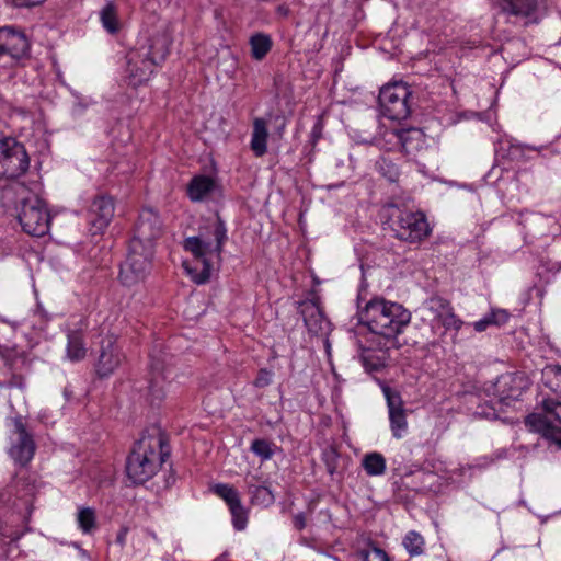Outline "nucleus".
Returning <instances> with one entry per match:
<instances>
[{"mask_svg":"<svg viewBox=\"0 0 561 561\" xmlns=\"http://www.w3.org/2000/svg\"><path fill=\"white\" fill-rule=\"evenodd\" d=\"M228 239L227 224L219 213L204 222L198 236L184 239L183 249L195 260L193 265L185 263L184 267L195 284H206L210 279L213 265L207 255L220 257Z\"/></svg>","mask_w":561,"mask_h":561,"instance_id":"1","label":"nucleus"},{"mask_svg":"<svg viewBox=\"0 0 561 561\" xmlns=\"http://www.w3.org/2000/svg\"><path fill=\"white\" fill-rule=\"evenodd\" d=\"M170 457V445L158 426L146 428L134 443L126 460V472L134 484H144Z\"/></svg>","mask_w":561,"mask_h":561,"instance_id":"2","label":"nucleus"},{"mask_svg":"<svg viewBox=\"0 0 561 561\" xmlns=\"http://www.w3.org/2000/svg\"><path fill=\"white\" fill-rule=\"evenodd\" d=\"M172 38L157 32L126 54L125 80L131 88L146 84L170 55Z\"/></svg>","mask_w":561,"mask_h":561,"instance_id":"3","label":"nucleus"},{"mask_svg":"<svg viewBox=\"0 0 561 561\" xmlns=\"http://www.w3.org/2000/svg\"><path fill=\"white\" fill-rule=\"evenodd\" d=\"M358 316L370 332L387 339L402 333L411 321V312L402 305L380 297L370 299Z\"/></svg>","mask_w":561,"mask_h":561,"instance_id":"4","label":"nucleus"},{"mask_svg":"<svg viewBox=\"0 0 561 561\" xmlns=\"http://www.w3.org/2000/svg\"><path fill=\"white\" fill-rule=\"evenodd\" d=\"M387 224L394 238L411 244L421 243L432 231L423 211H412L397 205L387 207Z\"/></svg>","mask_w":561,"mask_h":561,"instance_id":"5","label":"nucleus"},{"mask_svg":"<svg viewBox=\"0 0 561 561\" xmlns=\"http://www.w3.org/2000/svg\"><path fill=\"white\" fill-rule=\"evenodd\" d=\"M153 245L129 241L127 255L119 265L118 280L124 287H133L146 280L152 270Z\"/></svg>","mask_w":561,"mask_h":561,"instance_id":"6","label":"nucleus"},{"mask_svg":"<svg viewBox=\"0 0 561 561\" xmlns=\"http://www.w3.org/2000/svg\"><path fill=\"white\" fill-rule=\"evenodd\" d=\"M30 156L15 137H0V180H15L30 169Z\"/></svg>","mask_w":561,"mask_h":561,"instance_id":"7","label":"nucleus"},{"mask_svg":"<svg viewBox=\"0 0 561 561\" xmlns=\"http://www.w3.org/2000/svg\"><path fill=\"white\" fill-rule=\"evenodd\" d=\"M16 209L18 220L25 233L42 237L48 232L50 215L46 204L38 196L28 194L21 198Z\"/></svg>","mask_w":561,"mask_h":561,"instance_id":"8","label":"nucleus"},{"mask_svg":"<svg viewBox=\"0 0 561 561\" xmlns=\"http://www.w3.org/2000/svg\"><path fill=\"white\" fill-rule=\"evenodd\" d=\"M412 92L408 84L394 82L381 88L378 104L381 114L392 121H402L410 116Z\"/></svg>","mask_w":561,"mask_h":561,"instance_id":"9","label":"nucleus"},{"mask_svg":"<svg viewBox=\"0 0 561 561\" xmlns=\"http://www.w3.org/2000/svg\"><path fill=\"white\" fill-rule=\"evenodd\" d=\"M26 35L12 26L0 27V67L11 68L28 56Z\"/></svg>","mask_w":561,"mask_h":561,"instance_id":"10","label":"nucleus"},{"mask_svg":"<svg viewBox=\"0 0 561 561\" xmlns=\"http://www.w3.org/2000/svg\"><path fill=\"white\" fill-rule=\"evenodd\" d=\"M115 198L108 194H96L85 214L89 232L92 236H102L111 225L115 215Z\"/></svg>","mask_w":561,"mask_h":561,"instance_id":"11","label":"nucleus"},{"mask_svg":"<svg viewBox=\"0 0 561 561\" xmlns=\"http://www.w3.org/2000/svg\"><path fill=\"white\" fill-rule=\"evenodd\" d=\"M171 366L165 362L163 354H150L149 363V401L153 407H159L167 397V385L172 378Z\"/></svg>","mask_w":561,"mask_h":561,"instance_id":"12","label":"nucleus"},{"mask_svg":"<svg viewBox=\"0 0 561 561\" xmlns=\"http://www.w3.org/2000/svg\"><path fill=\"white\" fill-rule=\"evenodd\" d=\"M530 381L522 371L505 373L497 377L493 388L500 404L510 407L520 400Z\"/></svg>","mask_w":561,"mask_h":561,"instance_id":"13","label":"nucleus"},{"mask_svg":"<svg viewBox=\"0 0 561 561\" xmlns=\"http://www.w3.org/2000/svg\"><path fill=\"white\" fill-rule=\"evenodd\" d=\"M125 355L117 343V337L107 334L100 342V350L94 370L100 379L108 378L121 366Z\"/></svg>","mask_w":561,"mask_h":561,"instance_id":"14","label":"nucleus"},{"mask_svg":"<svg viewBox=\"0 0 561 561\" xmlns=\"http://www.w3.org/2000/svg\"><path fill=\"white\" fill-rule=\"evenodd\" d=\"M163 224L159 213L152 207H144L139 211L134 227V236L129 241H140L144 245H153L162 234Z\"/></svg>","mask_w":561,"mask_h":561,"instance_id":"15","label":"nucleus"},{"mask_svg":"<svg viewBox=\"0 0 561 561\" xmlns=\"http://www.w3.org/2000/svg\"><path fill=\"white\" fill-rule=\"evenodd\" d=\"M381 391L386 399L391 434L394 438L401 439L408 431L407 410L401 393L383 383Z\"/></svg>","mask_w":561,"mask_h":561,"instance_id":"16","label":"nucleus"},{"mask_svg":"<svg viewBox=\"0 0 561 561\" xmlns=\"http://www.w3.org/2000/svg\"><path fill=\"white\" fill-rule=\"evenodd\" d=\"M14 434L18 436L9 450L11 458L20 466H26L34 457L36 445L20 417L13 420Z\"/></svg>","mask_w":561,"mask_h":561,"instance_id":"17","label":"nucleus"},{"mask_svg":"<svg viewBox=\"0 0 561 561\" xmlns=\"http://www.w3.org/2000/svg\"><path fill=\"white\" fill-rule=\"evenodd\" d=\"M299 313L304 319L305 327L311 335L323 333L328 321L318 298L301 301L299 304Z\"/></svg>","mask_w":561,"mask_h":561,"instance_id":"18","label":"nucleus"},{"mask_svg":"<svg viewBox=\"0 0 561 561\" xmlns=\"http://www.w3.org/2000/svg\"><path fill=\"white\" fill-rule=\"evenodd\" d=\"M250 502L254 506L270 507L275 503V495L272 483L259 476H251L245 479Z\"/></svg>","mask_w":561,"mask_h":561,"instance_id":"19","label":"nucleus"},{"mask_svg":"<svg viewBox=\"0 0 561 561\" xmlns=\"http://www.w3.org/2000/svg\"><path fill=\"white\" fill-rule=\"evenodd\" d=\"M525 425L530 432L540 434L543 438L561 447V433L558 427L546 415L530 413L525 419Z\"/></svg>","mask_w":561,"mask_h":561,"instance_id":"20","label":"nucleus"},{"mask_svg":"<svg viewBox=\"0 0 561 561\" xmlns=\"http://www.w3.org/2000/svg\"><path fill=\"white\" fill-rule=\"evenodd\" d=\"M217 188L216 180L206 174L194 175L186 186V195L193 203L206 201Z\"/></svg>","mask_w":561,"mask_h":561,"instance_id":"21","label":"nucleus"},{"mask_svg":"<svg viewBox=\"0 0 561 561\" xmlns=\"http://www.w3.org/2000/svg\"><path fill=\"white\" fill-rule=\"evenodd\" d=\"M268 137V119L265 117H254L252 121L250 149L256 158H262L267 153Z\"/></svg>","mask_w":561,"mask_h":561,"instance_id":"22","label":"nucleus"},{"mask_svg":"<svg viewBox=\"0 0 561 561\" xmlns=\"http://www.w3.org/2000/svg\"><path fill=\"white\" fill-rule=\"evenodd\" d=\"M503 10L510 15L525 19V24L537 22L538 0H502Z\"/></svg>","mask_w":561,"mask_h":561,"instance_id":"23","label":"nucleus"},{"mask_svg":"<svg viewBox=\"0 0 561 561\" xmlns=\"http://www.w3.org/2000/svg\"><path fill=\"white\" fill-rule=\"evenodd\" d=\"M398 139L407 154L420 151L425 144V135L420 128H408L398 131Z\"/></svg>","mask_w":561,"mask_h":561,"instance_id":"24","label":"nucleus"},{"mask_svg":"<svg viewBox=\"0 0 561 561\" xmlns=\"http://www.w3.org/2000/svg\"><path fill=\"white\" fill-rule=\"evenodd\" d=\"M67 358L70 362H80L87 356L84 334L81 330H71L67 334Z\"/></svg>","mask_w":561,"mask_h":561,"instance_id":"25","label":"nucleus"},{"mask_svg":"<svg viewBox=\"0 0 561 561\" xmlns=\"http://www.w3.org/2000/svg\"><path fill=\"white\" fill-rule=\"evenodd\" d=\"M273 39L270 34L256 32L249 38L251 58L262 61L273 48Z\"/></svg>","mask_w":561,"mask_h":561,"instance_id":"26","label":"nucleus"},{"mask_svg":"<svg viewBox=\"0 0 561 561\" xmlns=\"http://www.w3.org/2000/svg\"><path fill=\"white\" fill-rule=\"evenodd\" d=\"M511 314L505 309H492L489 313H486L483 318L478 321L470 323L476 332H484L490 327H502L506 324L510 320Z\"/></svg>","mask_w":561,"mask_h":561,"instance_id":"27","label":"nucleus"},{"mask_svg":"<svg viewBox=\"0 0 561 561\" xmlns=\"http://www.w3.org/2000/svg\"><path fill=\"white\" fill-rule=\"evenodd\" d=\"M362 467L367 476L378 477L386 473L387 461L381 453L370 451L362 458Z\"/></svg>","mask_w":561,"mask_h":561,"instance_id":"28","label":"nucleus"},{"mask_svg":"<svg viewBox=\"0 0 561 561\" xmlns=\"http://www.w3.org/2000/svg\"><path fill=\"white\" fill-rule=\"evenodd\" d=\"M78 529L83 535H91L98 528L96 513L92 507H79L76 517Z\"/></svg>","mask_w":561,"mask_h":561,"instance_id":"29","label":"nucleus"},{"mask_svg":"<svg viewBox=\"0 0 561 561\" xmlns=\"http://www.w3.org/2000/svg\"><path fill=\"white\" fill-rule=\"evenodd\" d=\"M376 171L391 183H394L400 178L399 164L389 156H381L375 163Z\"/></svg>","mask_w":561,"mask_h":561,"instance_id":"30","label":"nucleus"},{"mask_svg":"<svg viewBox=\"0 0 561 561\" xmlns=\"http://www.w3.org/2000/svg\"><path fill=\"white\" fill-rule=\"evenodd\" d=\"M527 148L520 144L503 141L497 149V156L511 162H520L526 159Z\"/></svg>","mask_w":561,"mask_h":561,"instance_id":"31","label":"nucleus"},{"mask_svg":"<svg viewBox=\"0 0 561 561\" xmlns=\"http://www.w3.org/2000/svg\"><path fill=\"white\" fill-rule=\"evenodd\" d=\"M541 381L546 388L561 396V366L547 365L541 371Z\"/></svg>","mask_w":561,"mask_h":561,"instance_id":"32","label":"nucleus"},{"mask_svg":"<svg viewBox=\"0 0 561 561\" xmlns=\"http://www.w3.org/2000/svg\"><path fill=\"white\" fill-rule=\"evenodd\" d=\"M402 546L410 557H419L425 552V539L416 530H409L402 539Z\"/></svg>","mask_w":561,"mask_h":561,"instance_id":"33","label":"nucleus"},{"mask_svg":"<svg viewBox=\"0 0 561 561\" xmlns=\"http://www.w3.org/2000/svg\"><path fill=\"white\" fill-rule=\"evenodd\" d=\"M362 359L364 368L369 373L381 371L387 366V355L385 352L376 354L373 351H365Z\"/></svg>","mask_w":561,"mask_h":561,"instance_id":"34","label":"nucleus"},{"mask_svg":"<svg viewBox=\"0 0 561 561\" xmlns=\"http://www.w3.org/2000/svg\"><path fill=\"white\" fill-rule=\"evenodd\" d=\"M228 508L231 515V523L233 528L238 531L244 530L249 522V512L243 506L241 499L234 504L230 505Z\"/></svg>","mask_w":561,"mask_h":561,"instance_id":"35","label":"nucleus"},{"mask_svg":"<svg viewBox=\"0 0 561 561\" xmlns=\"http://www.w3.org/2000/svg\"><path fill=\"white\" fill-rule=\"evenodd\" d=\"M101 22L103 27L112 35L118 33L121 26L116 9L113 4L105 5L101 11Z\"/></svg>","mask_w":561,"mask_h":561,"instance_id":"36","label":"nucleus"},{"mask_svg":"<svg viewBox=\"0 0 561 561\" xmlns=\"http://www.w3.org/2000/svg\"><path fill=\"white\" fill-rule=\"evenodd\" d=\"M211 491L220 497L228 507L241 499L238 490L227 483H217L211 488Z\"/></svg>","mask_w":561,"mask_h":561,"instance_id":"37","label":"nucleus"},{"mask_svg":"<svg viewBox=\"0 0 561 561\" xmlns=\"http://www.w3.org/2000/svg\"><path fill=\"white\" fill-rule=\"evenodd\" d=\"M275 445L264 438H256L251 443L250 450L261 458L262 461H266L273 458Z\"/></svg>","mask_w":561,"mask_h":561,"instance_id":"38","label":"nucleus"},{"mask_svg":"<svg viewBox=\"0 0 561 561\" xmlns=\"http://www.w3.org/2000/svg\"><path fill=\"white\" fill-rule=\"evenodd\" d=\"M542 409L546 414L550 415L559 423V426L557 425V427L559 430L558 432L561 433V401L551 398L543 399Z\"/></svg>","mask_w":561,"mask_h":561,"instance_id":"39","label":"nucleus"},{"mask_svg":"<svg viewBox=\"0 0 561 561\" xmlns=\"http://www.w3.org/2000/svg\"><path fill=\"white\" fill-rule=\"evenodd\" d=\"M440 322L447 331L454 330L455 332H459L463 327H471L470 323H465L453 311L440 316Z\"/></svg>","mask_w":561,"mask_h":561,"instance_id":"40","label":"nucleus"},{"mask_svg":"<svg viewBox=\"0 0 561 561\" xmlns=\"http://www.w3.org/2000/svg\"><path fill=\"white\" fill-rule=\"evenodd\" d=\"M360 557L363 561H390L388 553L375 545H370L368 549L362 550Z\"/></svg>","mask_w":561,"mask_h":561,"instance_id":"41","label":"nucleus"},{"mask_svg":"<svg viewBox=\"0 0 561 561\" xmlns=\"http://www.w3.org/2000/svg\"><path fill=\"white\" fill-rule=\"evenodd\" d=\"M270 121L273 123V135L277 136L278 138H283L286 127H287V118L282 114H275L268 113Z\"/></svg>","mask_w":561,"mask_h":561,"instance_id":"42","label":"nucleus"},{"mask_svg":"<svg viewBox=\"0 0 561 561\" xmlns=\"http://www.w3.org/2000/svg\"><path fill=\"white\" fill-rule=\"evenodd\" d=\"M273 381V371L266 368H261L253 381L254 387L263 389L270 386Z\"/></svg>","mask_w":561,"mask_h":561,"instance_id":"43","label":"nucleus"},{"mask_svg":"<svg viewBox=\"0 0 561 561\" xmlns=\"http://www.w3.org/2000/svg\"><path fill=\"white\" fill-rule=\"evenodd\" d=\"M337 458L339 455L334 448L323 454V461L330 476H333L337 469Z\"/></svg>","mask_w":561,"mask_h":561,"instance_id":"44","label":"nucleus"},{"mask_svg":"<svg viewBox=\"0 0 561 561\" xmlns=\"http://www.w3.org/2000/svg\"><path fill=\"white\" fill-rule=\"evenodd\" d=\"M10 370V378L8 381H1V385L2 387L1 388H8V389H12V388H18V389H23L24 386H25V379H24V376L21 375V374H18V373H14L13 371V368L12 369H9Z\"/></svg>","mask_w":561,"mask_h":561,"instance_id":"45","label":"nucleus"},{"mask_svg":"<svg viewBox=\"0 0 561 561\" xmlns=\"http://www.w3.org/2000/svg\"><path fill=\"white\" fill-rule=\"evenodd\" d=\"M16 355L9 348L0 345V358L4 362L8 369H12Z\"/></svg>","mask_w":561,"mask_h":561,"instance_id":"46","label":"nucleus"},{"mask_svg":"<svg viewBox=\"0 0 561 561\" xmlns=\"http://www.w3.org/2000/svg\"><path fill=\"white\" fill-rule=\"evenodd\" d=\"M306 525H307V517H306L305 513H298L293 517V526L295 527V529L300 531V530L305 529Z\"/></svg>","mask_w":561,"mask_h":561,"instance_id":"47","label":"nucleus"},{"mask_svg":"<svg viewBox=\"0 0 561 561\" xmlns=\"http://www.w3.org/2000/svg\"><path fill=\"white\" fill-rule=\"evenodd\" d=\"M18 7H34L42 4L45 0H13Z\"/></svg>","mask_w":561,"mask_h":561,"instance_id":"48","label":"nucleus"},{"mask_svg":"<svg viewBox=\"0 0 561 561\" xmlns=\"http://www.w3.org/2000/svg\"><path fill=\"white\" fill-rule=\"evenodd\" d=\"M276 13L282 18H287L290 13L289 7L285 3L277 5Z\"/></svg>","mask_w":561,"mask_h":561,"instance_id":"49","label":"nucleus"},{"mask_svg":"<svg viewBox=\"0 0 561 561\" xmlns=\"http://www.w3.org/2000/svg\"><path fill=\"white\" fill-rule=\"evenodd\" d=\"M321 129H322V127H321L320 123H317L313 126L311 136H312L314 142L321 137Z\"/></svg>","mask_w":561,"mask_h":561,"instance_id":"50","label":"nucleus"},{"mask_svg":"<svg viewBox=\"0 0 561 561\" xmlns=\"http://www.w3.org/2000/svg\"><path fill=\"white\" fill-rule=\"evenodd\" d=\"M64 394L67 399H69L70 392H68V388H65Z\"/></svg>","mask_w":561,"mask_h":561,"instance_id":"51","label":"nucleus"}]
</instances>
